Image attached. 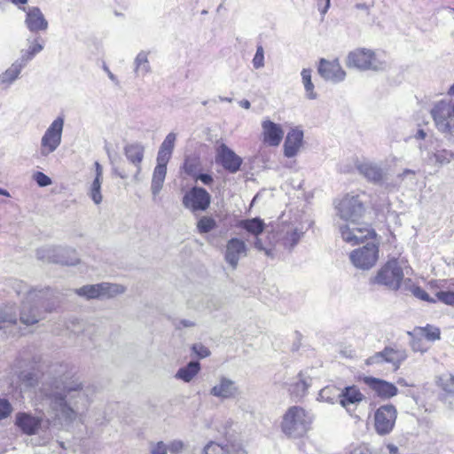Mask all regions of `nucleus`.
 I'll use <instances>...</instances> for the list:
<instances>
[{
  "label": "nucleus",
  "instance_id": "a18cd8bd",
  "mask_svg": "<svg viewBox=\"0 0 454 454\" xmlns=\"http://www.w3.org/2000/svg\"><path fill=\"white\" fill-rule=\"evenodd\" d=\"M385 363L382 350L376 352L372 356H369L364 361V364L367 366L380 365Z\"/></svg>",
  "mask_w": 454,
  "mask_h": 454
},
{
  "label": "nucleus",
  "instance_id": "4be33fe9",
  "mask_svg": "<svg viewBox=\"0 0 454 454\" xmlns=\"http://www.w3.org/2000/svg\"><path fill=\"white\" fill-rule=\"evenodd\" d=\"M25 12V24L30 32L45 31L48 28V21L38 7H30Z\"/></svg>",
  "mask_w": 454,
  "mask_h": 454
},
{
  "label": "nucleus",
  "instance_id": "603ef678",
  "mask_svg": "<svg viewBox=\"0 0 454 454\" xmlns=\"http://www.w3.org/2000/svg\"><path fill=\"white\" fill-rule=\"evenodd\" d=\"M183 448L184 443L181 441H173L169 445H168V450L174 454L179 453Z\"/></svg>",
  "mask_w": 454,
  "mask_h": 454
},
{
  "label": "nucleus",
  "instance_id": "bb28decb",
  "mask_svg": "<svg viewBox=\"0 0 454 454\" xmlns=\"http://www.w3.org/2000/svg\"><path fill=\"white\" fill-rule=\"evenodd\" d=\"M145 147L141 144L134 143L124 147V154L128 160L137 168V174L141 172V162L144 159Z\"/></svg>",
  "mask_w": 454,
  "mask_h": 454
},
{
  "label": "nucleus",
  "instance_id": "cd10ccee",
  "mask_svg": "<svg viewBox=\"0 0 454 454\" xmlns=\"http://www.w3.org/2000/svg\"><path fill=\"white\" fill-rule=\"evenodd\" d=\"M200 371V364L199 361H190L185 366L181 367L176 372L175 378L190 382Z\"/></svg>",
  "mask_w": 454,
  "mask_h": 454
},
{
  "label": "nucleus",
  "instance_id": "49530a36",
  "mask_svg": "<svg viewBox=\"0 0 454 454\" xmlns=\"http://www.w3.org/2000/svg\"><path fill=\"white\" fill-rule=\"evenodd\" d=\"M192 350L199 358H205L210 355L209 349L201 343L193 344Z\"/></svg>",
  "mask_w": 454,
  "mask_h": 454
},
{
  "label": "nucleus",
  "instance_id": "f704fd0d",
  "mask_svg": "<svg viewBox=\"0 0 454 454\" xmlns=\"http://www.w3.org/2000/svg\"><path fill=\"white\" fill-rule=\"evenodd\" d=\"M216 227V222L210 216H202L197 223V230L200 234L207 233Z\"/></svg>",
  "mask_w": 454,
  "mask_h": 454
},
{
  "label": "nucleus",
  "instance_id": "6e6d98bb",
  "mask_svg": "<svg viewBox=\"0 0 454 454\" xmlns=\"http://www.w3.org/2000/svg\"><path fill=\"white\" fill-rule=\"evenodd\" d=\"M95 166V177L94 179L103 180V168L102 166L96 161L94 163Z\"/></svg>",
  "mask_w": 454,
  "mask_h": 454
},
{
  "label": "nucleus",
  "instance_id": "13d9d810",
  "mask_svg": "<svg viewBox=\"0 0 454 454\" xmlns=\"http://www.w3.org/2000/svg\"><path fill=\"white\" fill-rule=\"evenodd\" d=\"M104 70L106 71L107 76L112 82H114L115 84L119 83L117 77L110 71V69L106 66L104 67Z\"/></svg>",
  "mask_w": 454,
  "mask_h": 454
},
{
  "label": "nucleus",
  "instance_id": "a19ab883",
  "mask_svg": "<svg viewBox=\"0 0 454 454\" xmlns=\"http://www.w3.org/2000/svg\"><path fill=\"white\" fill-rule=\"evenodd\" d=\"M27 49L30 50L31 52H33L35 55L43 50L44 41L40 36L27 38Z\"/></svg>",
  "mask_w": 454,
  "mask_h": 454
},
{
  "label": "nucleus",
  "instance_id": "4d7b16f0",
  "mask_svg": "<svg viewBox=\"0 0 454 454\" xmlns=\"http://www.w3.org/2000/svg\"><path fill=\"white\" fill-rule=\"evenodd\" d=\"M353 454H373L371 450L366 447H358L356 448Z\"/></svg>",
  "mask_w": 454,
  "mask_h": 454
},
{
  "label": "nucleus",
  "instance_id": "c03bdc74",
  "mask_svg": "<svg viewBox=\"0 0 454 454\" xmlns=\"http://www.w3.org/2000/svg\"><path fill=\"white\" fill-rule=\"evenodd\" d=\"M252 63L255 69L262 68L264 66V51L262 45L257 47Z\"/></svg>",
  "mask_w": 454,
  "mask_h": 454
},
{
  "label": "nucleus",
  "instance_id": "aec40b11",
  "mask_svg": "<svg viewBox=\"0 0 454 454\" xmlns=\"http://www.w3.org/2000/svg\"><path fill=\"white\" fill-rule=\"evenodd\" d=\"M318 73L325 80H329L335 82L344 80L346 76V72L343 70L340 62L337 59H320L318 65Z\"/></svg>",
  "mask_w": 454,
  "mask_h": 454
},
{
  "label": "nucleus",
  "instance_id": "bf43d9fd",
  "mask_svg": "<svg viewBox=\"0 0 454 454\" xmlns=\"http://www.w3.org/2000/svg\"><path fill=\"white\" fill-rule=\"evenodd\" d=\"M194 325V323L190 321V320H186V319H183L179 322V325H177V328H181V327H191V326H193Z\"/></svg>",
  "mask_w": 454,
  "mask_h": 454
},
{
  "label": "nucleus",
  "instance_id": "f3484780",
  "mask_svg": "<svg viewBox=\"0 0 454 454\" xmlns=\"http://www.w3.org/2000/svg\"><path fill=\"white\" fill-rule=\"evenodd\" d=\"M26 299L22 301L20 311V320L27 325L35 324L39 321L40 316L38 307L35 304V298L38 296L35 290H27Z\"/></svg>",
  "mask_w": 454,
  "mask_h": 454
},
{
  "label": "nucleus",
  "instance_id": "c9c22d12",
  "mask_svg": "<svg viewBox=\"0 0 454 454\" xmlns=\"http://www.w3.org/2000/svg\"><path fill=\"white\" fill-rule=\"evenodd\" d=\"M439 387L447 393L454 394V375L445 373L438 379Z\"/></svg>",
  "mask_w": 454,
  "mask_h": 454
},
{
  "label": "nucleus",
  "instance_id": "6ab92c4d",
  "mask_svg": "<svg viewBox=\"0 0 454 454\" xmlns=\"http://www.w3.org/2000/svg\"><path fill=\"white\" fill-rule=\"evenodd\" d=\"M210 395L220 399H234L239 395L237 383L224 376L210 389Z\"/></svg>",
  "mask_w": 454,
  "mask_h": 454
},
{
  "label": "nucleus",
  "instance_id": "f257e3e1",
  "mask_svg": "<svg viewBox=\"0 0 454 454\" xmlns=\"http://www.w3.org/2000/svg\"><path fill=\"white\" fill-rule=\"evenodd\" d=\"M43 409L40 416L20 412L16 416L17 426L27 434L45 431L56 420L72 422L89 403L82 383L78 379L64 373L43 385L37 395Z\"/></svg>",
  "mask_w": 454,
  "mask_h": 454
},
{
  "label": "nucleus",
  "instance_id": "338daca9",
  "mask_svg": "<svg viewBox=\"0 0 454 454\" xmlns=\"http://www.w3.org/2000/svg\"><path fill=\"white\" fill-rule=\"evenodd\" d=\"M0 195L5 196V197H10L9 192L4 189H2V188H0Z\"/></svg>",
  "mask_w": 454,
  "mask_h": 454
},
{
  "label": "nucleus",
  "instance_id": "0e129e2a",
  "mask_svg": "<svg viewBox=\"0 0 454 454\" xmlns=\"http://www.w3.org/2000/svg\"><path fill=\"white\" fill-rule=\"evenodd\" d=\"M239 106L245 109H249L251 105L248 100L243 99L239 102Z\"/></svg>",
  "mask_w": 454,
  "mask_h": 454
},
{
  "label": "nucleus",
  "instance_id": "423d86ee",
  "mask_svg": "<svg viewBox=\"0 0 454 454\" xmlns=\"http://www.w3.org/2000/svg\"><path fill=\"white\" fill-rule=\"evenodd\" d=\"M384 62L377 53L368 48H356L348 52L346 65L349 68H356L361 71L379 70Z\"/></svg>",
  "mask_w": 454,
  "mask_h": 454
},
{
  "label": "nucleus",
  "instance_id": "39448f33",
  "mask_svg": "<svg viewBox=\"0 0 454 454\" xmlns=\"http://www.w3.org/2000/svg\"><path fill=\"white\" fill-rule=\"evenodd\" d=\"M336 209L340 217L352 225L364 217L366 212L364 202L359 194H346L337 203Z\"/></svg>",
  "mask_w": 454,
  "mask_h": 454
},
{
  "label": "nucleus",
  "instance_id": "1a4fd4ad",
  "mask_svg": "<svg viewBox=\"0 0 454 454\" xmlns=\"http://www.w3.org/2000/svg\"><path fill=\"white\" fill-rule=\"evenodd\" d=\"M379 254V242H371L362 247L354 249L349 254V259L356 268L370 270L377 263Z\"/></svg>",
  "mask_w": 454,
  "mask_h": 454
},
{
  "label": "nucleus",
  "instance_id": "052dcab7",
  "mask_svg": "<svg viewBox=\"0 0 454 454\" xmlns=\"http://www.w3.org/2000/svg\"><path fill=\"white\" fill-rule=\"evenodd\" d=\"M387 449L390 454H398V448L392 443L387 444Z\"/></svg>",
  "mask_w": 454,
  "mask_h": 454
},
{
  "label": "nucleus",
  "instance_id": "ea45409f",
  "mask_svg": "<svg viewBox=\"0 0 454 454\" xmlns=\"http://www.w3.org/2000/svg\"><path fill=\"white\" fill-rule=\"evenodd\" d=\"M302 82L309 98H314L316 97L314 93V85L311 82V70L303 69L301 72Z\"/></svg>",
  "mask_w": 454,
  "mask_h": 454
},
{
  "label": "nucleus",
  "instance_id": "20e7f679",
  "mask_svg": "<svg viewBox=\"0 0 454 454\" xmlns=\"http://www.w3.org/2000/svg\"><path fill=\"white\" fill-rule=\"evenodd\" d=\"M64 124V117L58 116L47 127L40 139V145L37 151L40 158H47L60 146L62 143Z\"/></svg>",
  "mask_w": 454,
  "mask_h": 454
},
{
  "label": "nucleus",
  "instance_id": "f03ea898",
  "mask_svg": "<svg viewBox=\"0 0 454 454\" xmlns=\"http://www.w3.org/2000/svg\"><path fill=\"white\" fill-rule=\"evenodd\" d=\"M176 140V134L170 132L166 136L159 148L156 158V166L153 169L151 182V192L153 199L159 195L163 187L167 175V165L172 156Z\"/></svg>",
  "mask_w": 454,
  "mask_h": 454
},
{
  "label": "nucleus",
  "instance_id": "a211bd4d",
  "mask_svg": "<svg viewBox=\"0 0 454 454\" xmlns=\"http://www.w3.org/2000/svg\"><path fill=\"white\" fill-rule=\"evenodd\" d=\"M215 161L230 173L238 172L242 164V159L224 144L217 147Z\"/></svg>",
  "mask_w": 454,
  "mask_h": 454
},
{
  "label": "nucleus",
  "instance_id": "2eb2a0df",
  "mask_svg": "<svg viewBox=\"0 0 454 454\" xmlns=\"http://www.w3.org/2000/svg\"><path fill=\"white\" fill-rule=\"evenodd\" d=\"M124 286H82L76 294L87 299H109L124 293Z\"/></svg>",
  "mask_w": 454,
  "mask_h": 454
},
{
  "label": "nucleus",
  "instance_id": "f8f14e48",
  "mask_svg": "<svg viewBox=\"0 0 454 454\" xmlns=\"http://www.w3.org/2000/svg\"><path fill=\"white\" fill-rule=\"evenodd\" d=\"M182 202L192 212L205 211L210 205L211 196L205 189L195 186L184 193Z\"/></svg>",
  "mask_w": 454,
  "mask_h": 454
},
{
  "label": "nucleus",
  "instance_id": "c85d7f7f",
  "mask_svg": "<svg viewBox=\"0 0 454 454\" xmlns=\"http://www.w3.org/2000/svg\"><path fill=\"white\" fill-rule=\"evenodd\" d=\"M238 227L244 229L248 233L258 237L264 230L265 223L259 217L245 219L239 222Z\"/></svg>",
  "mask_w": 454,
  "mask_h": 454
},
{
  "label": "nucleus",
  "instance_id": "0eeeda50",
  "mask_svg": "<svg viewBox=\"0 0 454 454\" xmlns=\"http://www.w3.org/2000/svg\"><path fill=\"white\" fill-rule=\"evenodd\" d=\"M340 232L342 239L352 246L368 241L379 242L376 231L370 224L360 223L359 221L356 225L346 223L340 228Z\"/></svg>",
  "mask_w": 454,
  "mask_h": 454
},
{
  "label": "nucleus",
  "instance_id": "5701e85b",
  "mask_svg": "<svg viewBox=\"0 0 454 454\" xmlns=\"http://www.w3.org/2000/svg\"><path fill=\"white\" fill-rule=\"evenodd\" d=\"M303 130L298 127L291 129L286 136V157H292L298 153L303 146Z\"/></svg>",
  "mask_w": 454,
  "mask_h": 454
},
{
  "label": "nucleus",
  "instance_id": "680f3d73",
  "mask_svg": "<svg viewBox=\"0 0 454 454\" xmlns=\"http://www.w3.org/2000/svg\"><path fill=\"white\" fill-rule=\"evenodd\" d=\"M255 241H254V247L258 249V250H264V247H263V245H262V240L258 238V237H255Z\"/></svg>",
  "mask_w": 454,
  "mask_h": 454
},
{
  "label": "nucleus",
  "instance_id": "de8ad7c7",
  "mask_svg": "<svg viewBox=\"0 0 454 454\" xmlns=\"http://www.w3.org/2000/svg\"><path fill=\"white\" fill-rule=\"evenodd\" d=\"M34 180L40 187H46L52 183L51 179L43 172L35 173Z\"/></svg>",
  "mask_w": 454,
  "mask_h": 454
},
{
  "label": "nucleus",
  "instance_id": "8fccbe9b",
  "mask_svg": "<svg viewBox=\"0 0 454 454\" xmlns=\"http://www.w3.org/2000/svg\"><path fill=\"white\" fill-rule=\"evenodd\" d=\"M12 410V405L7 400L0 399V420L8 417Z\"/></svg>",
  "mask_w": 454,
  "mask_h": 454
},
{
  "label": "nucleus",
  "instance_id": "412c9836",
  "mask_svg": "<svg viewBox=\"0 0 454 454\" xmlns=\"http://www.w3.org/2000/svg\"><path fill=\"white\" fill-rule=\"evenodd\" d=\"M247 254V246L239 239H231L226 245L225 260L235 268L239 259Z\"/></svg>",
  "mask_w": 454,
  "mask_h": 454
},
{
  "label": "nucleus",
  "instance_id": "e433bc0d",
  "mask_svg": "<svg viewBox=\"0 0 454 454\" xmlns=\"http://www.w3.org/2000/svg\"><path fill=\"white\" fill-rule=\"evenodd\" d=\"M303 232L301 230L297 228H291L288 226L287 232L286 234V247H294L302 237Z\"/></svg>",
  "mask_w": 454,
  "mask_h": 454
},
{
  "label": "nucleus",
  "instance_id": "4c0bfd02",
  "mask_svg": "<svg viewBox=\"0 0 454 454\" xmlns=\"http://www.w3.org/2000/svg\"><path fill=\"white\" fill-rule=\"evenodd\" d=\"M422 330V336L427 341H435L440 339L441 332L440 329L430 325H427L424 327H420Z\"/></svg>",
  "mask_w": 454,
  "mask_h": 454
},
{
  "label": "nucleus",
  "instance_id": "58836bf2",
  "mask_svg": "<svg viewBox=\"0 0 454 454\" xmlns=\"http://www.w3.org/2000/svg\"><path fill=\"white\" fill-rule=\"evenodd\" d=\"M184 171L193 177H195L200 171L199 160L196 158H186L184 163Z\"/></svg>",
  "mask_w": 454,
  "mask_h": 454
},
{
  "label": "nucleus",
  "instance_id": "09e8293b",
  "mask_svg": "<svg viewBox=\"0 0 454 454\" xmlns=\"http://www.w3.org/2000/svg\"><path fill=\"white\" fill-rule=\"evenodd\" d=\"M35 56V54H34L33 52H31L30 50L28 49H25V50H22L21 51V55H20V58L16 60V62L20 63V65L22 67H25L27 66V64L31 60L33 59V58Z\"/></svg>",
  "mask_w": 454,
  "mask_h": 454
},
{
  "label": "nucleus",
  "instance_id": "6e6552de",
  "mask_svg": "<svg viewBox=\"0 0 454 454\" xmlns=\"http://www.w3.org/2000/svg\"><path fill=\"white\" fill-rule=\"evenodd\" d=\"M411 270V267L403 265L399 260L389 259L378 270L375 281L377 284H402Z\"/></svg>",
  "mask_w": 454,
  "mask_h": 454
},
{
  "label": "nucleus",
  "instance_id": "c756f323",
  "mask_svg": "<svg viewBox=\"0 0 454 454\" xmlns=\"http://www.w3.org/2000/svg\"><path fill=\"white\" fill-rule=\"evenodd\" d=\"M359 172L369 181L379 183L383 179V172L380 168L371 163H362L357 167Z\"/></svg>",
  "mask_w": 454,
  "mask_h": 454
},
{
  "label": "nucleus",
  "instance_id": "4468645a",
  "mask_svg": "<svg viewBox=\"0 0 454 454\" xmlns=\"http://www.w3.org/2000/svg\"><path fill=\"white\" fill-rule=\"evenodd\" d=\"M431 116L438 129L442 132H450L453 127L452 106L441 100L431 109Z\"/></svg>",
  "mask_w": 454,
  "mask_h": 454
},
{
  "label": "nucleus",
  "instance_id": "7ed1b4c3",
  "mask_svg": "<svg viewBox=\"0 0 454 454\" xmlns=\"http://www.w3.org/2000/svg\"><path fill=\"white\" fill-rule=\"evenodd\" d=\"M35 255L43 262L61 265L75 266L81 263L77 250L70 247L44 246L36 250Z\"/></svg>",
  "mask_w": 454,
  "mask_h": 454
},
{
  "label": "nucleus",
  "instance_id": "5fc2aeb1",
  "mask_svg": "<svg viewBox=\"0 0 454 454\" xmlns=\"http://www.w3.org/2000/svg\"><path fill=\"white\" fill-rule=\"evenodd\" d=\"M195 178L196 180L201 181L206 185H209L213 183V177L208 174H198Z\"/></svg>",
  "mask_w": 454,
  "mask_h": 454
},
{
  "label": "nucleus",
  "instance_id": "2f4dec72",
  "mask_svg": "<svg viewBox=\"0 0 454 454\" xmlns=\"http://www.w3.org/2000/svg\"><path fill=\"white\" fill-rule=\"evenodd\" d=\"M22 67L20 63L14 62L12 66L6 69L2 74H0V85H10L16 81L21 72Z\"/></svg>",
  "mask_w": 454,
  "mask_h": 454
},
{
  "label": "nucleus",
  "instance_id": "9d476101",
  "mask_svg": "<svg viewBox=\"0 0 454 454\" xmlns=\"http://www.w3.org/2000/svg\"><path fill=\"white\" fill-rule=\"evenodd\" d=\"M309 423L304 409L292 407L286 414V434L289 436H301L308 431Z\"/></svg>",
  "mask_w": 454,
  "mask_h": 454
},
{
  "label": "nucleus",
  "instance_id": "3c124183",
  "mask_svg": "<svg viewBox=\"0 0 454 454\" xmlns=\"http://www.w3.org/2000/svg\"><path fill=\"white\" fill-rule=\"evenodd\" d=\"M152 454H167L168 453V445L163 442H158L152 447L151 450Z\"/></svg>",
  "mask_w": 454,
  "mask_h": 454
},
{
  "label": "nucleus",
  "instance_id": "9b49d317",
  "mask_svg": "<svg viewBox=\"0 0 454 454\" xmlns=\"http://www.w3.org/2000/svg\"><path fill=\"white\" fill-rule=\"evenodd\" d=\"M397 411L393 404L380 406L374 412V428L380 435L388 434L394 428Z\"/></svg>",
  "mask_w": 454,
  "mask_h": 454
},
{
  "label": "nucleus",
  "instance_id": "b1692460",
  "mask_svg": "<svg viewBox=\"0 0 454 454\" xmlns=\"http://www.w3.org/2000/svg\"><path fill=\"white\" fill-rule=\"evenodd\" d=\"M364 398L363 393L355 385L345 387L338 395L340 404L347 411L352 405L359 404Z\"/></svg>",
  "mask_w": 454,
  "mask_h": 454
},
{
  "label": "nucleus",
  "instance_id": "393cba45",
  "mask_svg": "<svg viewBox=\"0 0 454 454\" xmlns=\"http://www.w3.org/2000/svg\"><path fill=\"white\" fill-rule=\"evenodd\" d=\"M263 142L270 146L278 145L282 139V129L280 125L269 120L262 123Z\"/></svg>",
  "mask_w": 454,
  "mask_h": 454
},
{
  "label": "nucleus",
  "instance_id": "72a5a7b5",
  "mask_svg": "<svg viewBox=\"0 0 454 454\" xmlns=\"http://www.w3.org/2000/svg\"><path fill=\"white\" fill-rule=\"evenodd\" d=\"M102 182L103 180L93 179L88 186L87 194L96 205H99L103 200L101 193Z\"/></svg>",
  "mask_w": 454,
  "mask_h": 454
},
{
  "label": "nucleus",
  "instance_id": "774afa93",
  "mask_svg": "<svg viewBox=\"0 0 454 454\" xmlns=\"http://www.w3.org/2000/svg\"><path fill=\"white\" fill-rule=\"evenodd\" d=\"M448 94L450 96H454V83L450 87V89L448 90Z\"/></svg>",
  "mask_w": 454,
  "mask_h": 454
},
{
  "label": "nucleus",
  "instance_id": "ddd939ff",
  "mask_svg": "<svg viewBox=\"0 0 454 454\" xmlns=\"http://www.w3.org/2000/svg\"><path fill=\"white\" fill-rule=\"evenodd\" d=\"M357 380L367 386L381 399H390L398 394L395 384L372 376H358Z\"/></svg>",
  "mask_w": 454,
  "mask_h": 454
},
{
  "label": "nucleus",
  "instance_id": "864d4df0",
  "mask_svg": "<svg viewBox=\"0 0 454 454\" xmlns=\"http://www.w3.org/2000/svg\"><path fill=\"white\" fill-rule=\"evenodd\" d=\"M22 380L27 382V386H34L37 382V379L34 373L27 372L22 376Z\"/></svg>",
  "mask_w": 454,
  "mask_h": 454
},
{
  "label": "nucleus",
  "instance_id": "dca6fc26",
  "mask_svg": "<svg viewBox=\"0 0 454 454\" xmlns=\"http://www.w3.org/2000/svg\"><path fill=\"white\" fill-rule=\"evenodd\" d=\"M439 286H430L429 293L420 288L419 286H414L412 294L419 299L435 303L441 301L444 304L454 306V292L450 291H439Z\"/></svg>",
  "mask_w": 454,
  "mask_h": 454
},
{
  "label": "nucleus",
  "instance_id": "37998d69",
  "mask_svg": "<svg viewBox=\"0 0 454 454\" xmlns=\"http://www.w3.org/2000/svg\"><path fill=\"white\" fill-rule=\"evenodd\" d=\"M203 454H230L223 446L210 442L204 447Z\"/></svg>",
  "mask_w": 454,
  "mask_h": 454
},
{
  "label": "nucleus",
  "instance_id": "79ce46f5",
  "mask_svg": "<svg viewBox=\"0 0 454 454\" xmlns=\"http://www.w3.org/2000/svg\"><path fill=\"white\" fill-rule=\"evenodd\" d=\"M18 320V314L15 309L10 308V311H0V329L4 323L15 324Z\"/></svg>",
  "mask_w": 454,
  "mask_h": 454
},
{
  "label": "nucleus",
  "instance_id": "a878e982",
  "mask_svg": "<svg viewBox=\"0 0 454 454\" xmlns=\"http://www.w3.org/2000/svg\"><path fill=\"white\" fill-rule=\"evenodd\" d=\"M382 352L385 363L391 364L395 371H397L402 363L407 358L406 350L403 348L387 346Z\"/></svg>",
  "mask_w": 454,
  "mask_h": 454
},
{
  "label": "nucleus",
  "instance_id": "69168bd1",
  "mask_svg": "<svg viewBox=\"0 0 454 454\" xmlns=\"http://www.w3.org/2000/svg\"><path fill=\"white\" fill-rule=\"evenodd\" d=\"M356 7L357 9H362V10H366V11L369 9L368 6L365 4H357L356 5Z\"/></svg>",
  "mask_w": 454,
  "mask_h": 454
},
{
  "label": "nucleus",
  "instance_id": "7c9ffc66",
  "mask_svg": "<svg viewBox=\"0 0 454 454\" xmlns=\"http://www.w3.org/2000/svg\"><path fill=\"white\" fill-rule=\"evenodd\" d=\"M134 71L137 76L144 77L151 72V67L148 60V53L140 51L134 60Z\"/></svg>",
  "mask_w": 454,
  "mask_h": 454
},
{
  "label": "nucleus",
  "instance_id": "e2e57ef3",
  "mask_svg": "<svg viewBox=\"0 0 454 454\" xmlns=\"http://www.w3.org/2000/svg\"><path fill=\"white\" fill-rule=\"evenodd\" d=\"M295 388L301 387V391L304 392L306 390V384L303 380H299L295 385Z\"/></svg>",
  "mask_w": 454,
  "mask_h": 454
},
{
  "label": "nucleus",
  "instance_id": "473e14b6",
  "mask_svg": "<svg viewBox=\"0 0 454 454\" xmlns=\"http://www.w3.org/2000/svg\"><path fill=\"white\" fill-rule=\"evenodd\" d=\"M408 334L411 337V347L414 351L425 352L427 350V346L425 344V339L422 336V330L420 326L415 327Z\"/></svg>",
  "mask_w": 454,
  "mask_h": 454
}]
</instances>
